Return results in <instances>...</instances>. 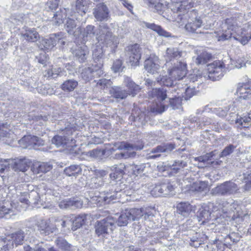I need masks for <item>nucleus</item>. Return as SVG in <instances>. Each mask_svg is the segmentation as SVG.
<instances>
[{
    "label": "nucleus",
    "instance_id": "nucleus-1",
    "mask_svg": "<svg viewBox=\"0 0 251 251\" xmlns=\"http://www.w3.org/2000/svg\"><path fill=\"white\" fill-rule=\"evenodd\" d=\"M245 64L243 62L235 63L231 59L227 60H216L208 65V77L212 81L220 79L224 75L226 69H231L234 67L241 68Z\"/></svg>",
    "mask_w": 251,
    "mask_h": 251
},
{
    "label": "nucleus",
    "instance_id": "nucleus-2",
    "mask_svg": "<svg viewBox=\"0 0 251 251\" xmlns=\"http://www.w3.org/2000/svg\"><path fill=\"white\" fill-rule=\"evenodd\" d=\"M226 25V29L225 32L219 37V41H224L233 38L244 45L248 43L250 37L241 35L242 33V28L237 25L236 20L233 18L227 19Z\"/></svg>",
    "mask_w": 251,
    "mask_h": 251
},
{
    "label": "nucleus",
    "instance_id": "nucleus-3",
    "mask_svg": "<svg viewBox=\"0 0 251 251\" xmlns=\"http://www.w3.org/2000/svg\"><path fill=\"white\" fill-rule=\"evenodd\" d=\"M96 35L98 40L109 47L112 51L115 50L119 43L118 37L113 34L106 24L100 25L99 33Z\"/></svg>",
    "mask_w": 251,
    "mask_h": 251
},
{
    "label": "nucleus",
    "instance_id": "nucleus-4",
    "mask_svg": "<svg viewBox=\"0 0 251 251\" xmlns=\"http://www.w3.org/2000/svg\"><path fill=\"white\" fill-rule=\"evenodd\" d=\"M185 0H172L169 7L173 12V17L178 23L183 24L192 11L189 12L185 4Z\"/></svg>",
    "mask_w": 251,
    "mask_h": 251
},
{
    "label": "nucleus",
    "instance_id": "nucleus-5",
    "mask_svg": "<svg viewBox=\"0 0 251 251\" xmlns=\"http://www.w3.org/2000/svg\"><path fill=\"white\" fill-rule=\"evenodd\" d=\"M28 195V193L27 192L22 193L18 199L19 202H12L11 203L12 208H6L5 206L0 207V218L5 217L6 219L9 218L10 217L8 216V214L10 213H14L13 209L18 211L25 210L29 205Z\"/></svg>",
    "mask_w": 251,
    "mask_h": 251
},
{
    "label": "nucleus",
    "instance_id": "nucleus-6",
    "mask_svg": "<svg viewBox=\"0 0 251 251\" xmlns=\"http://www.w3.org/2000/svg\"><path fill=\"white\" fill-rule=\"evenodd\" d=\"M239 188L234 182L225 181L211 189L210 194L212 196L226 197L239 192Z\"/></svg>",
    "mask_w": 251,
    "mask_h": 251
},
{
    "label": "nucleus",
    "instance_id": "nucleus-7",
    "mask_svg": "<svg viewBox=\"0 0 251 251\" xmlns=\"http://www.w3.org/2000/svg\"><path fill=\"white\" fill-rule=\"evenodd\" d=\"M95 233L98 236H104L112 231L116 227L115 219L112 216H108L105 218L98 221L95 224Z\"/></svg>",
    "mask_w": 251,
    "mask_h": 251
},
{
    "label": "nucleus",
    "instance_id": "nucleus-8",
    "mask_svg": "<svg viewBox=\"0 0 251 251\" xmlns=\"http://www.w3.org/2000/svg\"><path fill=\"white\" fill-rule=\"evenodd\" d=\"M126 62L131 66L139 65L141 56V48L137 44L129 45L125 49Z\"/></svg>",
    "mask_w": 251,
    "mask_h": 251
},
{
    "label": "nucleus",
    "instance_id": "nucleus-9",
    "mask_svg": "<svg viewBox=\"0 0 251 251\" xmlns=\"http://www.w3.org/2000/svg\"><path fill=\"white\" fill-rule=\"evenodd\" d=\"M101 62L92 65L91 67H86L82 70L80 76L86 81H89L93 78L100 77L103 74Z\"/></svg>",
    "mask_w": 251,
    "mask_h": 251
},
{
    "label": "nucleus",
    "instance_id": "nucleus-10",
    "mask_svg": "<svg viewBox=\"0 0 251 251\" xmlns=\"http://www.w3.org/2000/svg\"><path fill=\"white\" fill-rule=\"evenodd\" d=\"M154 197L173 196L175 194V188L169 181L156 185L151 191Z\"/></svg>",
    "mask_w": 251,
    "mask_h": 251
},
{
    "label": "nucleus",
    "instance_id": "nucleus-11",
    "mask_svg": "<svg viewBox=\"0 0 251 251\" xmlns=\"http://www.w3.org/2000/svg\"><path fill=\"white\" fill-rule=\"evenodd\" d=\"M186 66L184 62H178L168 69V74L175 80L181 79L187 74Z\"/></svg>",
    "mask_w": 251,
    "mask_h": 251
},
{
    "label": "nucleus",
    "instance_id": "nucleus-12",
    "mask_svg": "<svg viewBox=\"0 0 251 251\" xmlns=\"http://www.w3.org/2000/svg\"><path fill=\"white\" fill-rule=\"evenodd\" d=\"M175 148V144L172 143L157 146L156 148L151 150V152L149 154V158L155 159L159 157L161 153H164L165 155H167L170 153Z\"/></svg>",
    "mask_w": 251,
    "mask_h": 251
},
{
    "label": "nucleus",
    "instance_id": "nucleus-13",
    "mask_svg": "<svg viewBox=\"0 0 251 251\" xmlns=\"http://www.w3.org/2000/svg\"><path fill=\"white\" fill-rule=\"evenodd\" d=\"M63 36L64 34L62 32L51 34L50 37L42 40L41 45L45 50L52 49L57 43L64 45L65 41L63 40Z\"/></svg>",
    "mask_w": 251,
    "mask_h": 251
},
{
    "label": "nucleus",
    "instance_id": "nucleus-14",
    "mask_svg": "<svg viewBox=\"0 0 251 251\" xmlns=\"http://www.w3.org/2000/svg\"><path fill=\"white\" fill-rule=\"evenodd\" d=\"M121 191H112L109 190V191H107L105 194V196L103 197H95L93 198V201H96L97 202V203L100 205L102 204V202H104V204H109L110 202H114V201L119 199L121 197Z\"/></svg>",
    "mask_w": 251,
    "mask_h": 251
},
{
    "label": "nucleus",
    "instance_id": "nucleus-15",
    "mask_svg": "<svg viewBox=\"0 0 251 251\" xmlns=\"http://www.w3.org/2000/svg\"><path fill=\"white\" fill-rule=\"evenodd\" d=\"M169 99V104L161 103L159 105L157 104L156 107L153 108V111L158 113H161L170 106L172 109H178L181 105V98L179 97L168 98Z\"/></svg>",
    "mask_w": 251,
    "mask_h": 251
},
{
    "label": "nucleus",
    "instance_id": "nucleus-16",
    "mask_svg": "<svg viewBox=\"0 0 251 251\" xmlns=\"http://www.w3.org/2000/svg\"><path fill=\"white\" fill-rule=\"evenodd\" d=\"M93 14L97 21H107L109 17V11L104 3H99L94 9Z\"/></svg>",
    "mask_w": 251,
    "mask_h": 251
},
{
    "label": "nucleus",
    "instance_id": "nucleus-17",
    "mask_svg": "<svg viewBox=\"0 0 251 251\" xmlns=\"http://www.w3.org/2000/svg\"><path fill=\"white\" fill-rule=\"evenodd\" d=\"M20 144L25 143L26 144L25 147H32L35 150L38 149V147L44 146L45 141L41 138L35 136H24L20 141Z\"/></svg>",
    "mask_w": 251,
    "mask_h": 251
},
{
    "label": "nucleus",
    "instance_id": "nucleus-18",
    "mask_svg": "<svg viewBox=\"0 0 251 251\" xmlns=\"http://www.w3.org/2000/svg\"><path fill=\"white\" fill-rule=\"evenodd\" d=\"M123 84L127 88L128 96L135 97L141 90L140 86L136 84L132 79L126 75L124 76Z\"/></svg>",
    "mask_w": 251,
    "mask_h": 251
},
{
    "label": "nucleus",
    "instance_id": "nucleus-19",
    "mask_svg": "<svg viewBox=\"0 0 251 251\" xmlns=\"http://www.w3.org/2000/svg\"><path fill=\"white\" fill-rule=\"evenodd\" d=\"M144 67L146 70L152 74L158 73L160 69L159 61L158 57L150 56L144 62Z\"/></svg>",
    "mask_w": 251,
    "mask_h": 251
},
{
    "label": "nucleus",
    "instance_id": "nucleus-20",
    "mask_svg": "<svg viewBox=\"0 0 251 251\" xmlns=\"http://www.w3.org/2000/svg\"><path fill=\"white\" fill-rule=\"evenodd\" d=\"M192 14L193 12H192V14H190L187 18L189 17L190 15ZM187 21L188 23L186 24L185 26V28L187 31L192 33H201V31L199 30V28L201 27L202 24V22L201 20L196 19L195 21H193L192 19L188 21V18H187V20L183 24H182V23L179 24L180 25H182L185 24Z\"/></svg>",
    "mask_w": 251,
    "mask_h": 251
},
{
    "label": "nucleus",
    "instance_id": "nucleus-21",
    "mask_svg": "<svg viewBox=\"0 0 251 251\" xmlns=\"http://www.w3.org/2000/svg\"><path fill=\"white\" fill-rule=\"evenodd\" d=\"M31 165V162L26 158L17 159L13 161L12 168L15 171L25 172Z\"/></svg>",
    "mask_w": 251,
    "mask_h": 251
},
{
    "label": "nucleus",
    "instance_id": "nucleus-22",
    "mask_svg": "<svg viewBox=\"0 0 251 251\" xmlns=\"http://www.w3.org/2000/svg\"><path fill=\"white\" fill-rule=\"evenodd\" d=\"M24 238V232L22 230H19L7 236L6 240H8L10 243H11V246L13 247L14 244L16 246L23 244Z\"/></svg>",
    "mask_w": 251,
    "mask_h": 251
},
{
    "label": "nucleus",
    "instance_id": "nucleus-23",
    "mask_svg": "<svg viewBox=\"0 0 251 251\" xmlns=\"http://www.w3.org/2000/svg\"><path fill=\"white\" fill-rule=\"evenodd\" d=\"M195 207L188 202H181L176 205L178 213L184 217H188L195 210Z\"/></svg>",
    "mask_w": 251,
    "mask_h": 251
},
{
    "label": "nucleus",
    "instance_id": "nucleus-24",
    "mask_svg": "<svg viewBox=\"0 0 251 251\" xmlns=\"http://www.w3.org/2000/svg\"><path fill=\"white\" fill-rule=\"evenodd\" d=\"M236 93L240 99H251V88L249 84L239 83Z\"/></svg>",
    "mask_w": 251,
    "mask_h": 251
},
{
    "label": "nucleus",
    "instance_id": "nucleus-25",
    "mask_svg": "<svg viewBox=\"0 0 251 251\" xmlns=\"http://www.w3.org/2000/svg\"><path fill=\"white\" fill-rule=\"evenodd\" d=\"M36 225L38 227V230L40 231L41 234L48 235L53 232L54 228L51 227L49 225L47 221L44 219H39L37 221Z\"/></svg>",
    "mask_w": 251,
    "mask_h": 251
},
{
    "label": "nucleus",
    "instance_id": "nucleus-26",
    "mask_svg": "<svg viewBox=\"0 0 251 251\" xmlns=\"http://www.w3.org/2000/svg\"><path fill=\"white\" fill-rule=\"evenodd\" d=\"M149 96L153 98L156 99L160 101V104L163 103L162 102L166 98H168L167 89L165 88L153 89L149 93Z\"/></svg>",
    "mask_w": 251,
    "mask_h": 251
},
{
    "label": "nucleus",
    "instance_id": "nucleus-27",
    "mask_svg": "<svg viewBox=\"0 0 251 251\" xmlns=\"http://www.w3.org/2000/svg\"><path fill=\"white\" fill-rule=\"evenodd\" d=\"M109 93L112 98L117 100L126 99L128 96L126 90L119 86L112 87Z\"/></svg>",
    "mask_w": 251,
    "mask_h": 251
},
{
    "label": "nucleus",
    "instance_id": "nucleus-28",
    "mask_svg": "<svg viewBox=\"0 0 251 251\" xmlns=\"http://www.w3.org/2000/svg\"><path fill=\"white\" fill-rule=\"evenodd\" d=\"M23 38L28 42H35L39 37L38 33L35 28H30L26 27L25 31L21 33Z\"/></svg>",
    "mask_w": 251,
    "mask_h": 251
},
{
    "label": "nucleus",
    "instance_id": "nucleus-29",
    "mask_svg": "<svg viewBox=\"0 0 251 251\" xmlns=\"http://www.w3.org/2000/svg\"><path fill=\"white\" fill-rule=\"evenodd\" d=\"M106 172L101 170L96 173V176L91 178V185L92 188H98L103 185L104 177L106 176Z\"/></svg>",
    "mask_w": 251,
    "mask_h": 251
},
{
    "label": "nucleus",
    "instance_id": "nucleus-30",
    "mask_svg": "<svg viewBox=\"0 0 251 251\" xmlns=\"http://www.w3.org/2000/svg\"><path fill=\"white\" fill-rule=\"evenodd\" d=\"M67 10L66 8H60L59 11L52 14V22L55 25H59L64 23L67 17Z\"/></svg>",
    "mask_w": 251,
    "mask_h": 251
},
{
    "label": "nucleus",
    "instance_id": "nucleus-31",
    "mask_svg": "<svg viewBox=\"0 0 251 251\" xmlns=\"http://www.w3.org/2000/svg\"><path fill=\"white\" fill-rule=\"evenodd\" d=\"M184 52L177 48L171 47L167 49L165 56L166 60L171 61L173 59H178L182 57Z\"/></svg>",
    "mask_w": 251,
    "mask_h": 251
},
{
    "label": "nucleus",
    "instance_id": "nucleus-32",
    "mask_svg": "<svg viewBox=\"0 0 251 251\" xmlns=\"http://www.w3.org/2000/svg\"><path fill=\"white\" fill-rule=\"evenodd\" d=\"M208 185L207 181H196L192 184V190L200 194H206L209 191Z\"/></svg>",
    "mask_w": 251,
    "mask_h": 251
},
{
    "label": "nucleus",
    "instance_id": "nucleus-33",
    "mask_svg": "<svg viewBox=\"0 0 251 251\" xmlns=\"http://www.w3.org/2000/svg\"><path fill=\"white\" fill-rule=\"evenodd\" d=\"M211 213L207 206L201 207L197 212V218L199 222L201 221L202 224L207 223L210 219Z\"/></svg>",
    "mask_w": 251,
    "mask_h": 251
},
{
    "label": "nucleus",
    "instance_id": "nucleus-34",
    "mask_svg": "<svg viewBox=\"0 0 251 251\" xmlns=\"http://www.w3.org/2000/svg\"><path fill=\"white\" fill-rule=\"evenodd\" d=\"M147 6L151 11L157 12L160 15L163 14V12L166 8V5L157 1L156 0H152L151 2H149V4Z\"/></svg>",
    "mask_w": 251,
    "mask_h": 251
},
{
    "label": "nucleus",
    "instance_id": "nucleus-35",
    "mask_svg": "<svg viewBox=\"0 0 251 251\" xmlns=\"http://www.w3.org/2000/svg\"><path fill=\"white\" fill-rule=\"evenodd\" d=\"M143 147L144 145L142 144V143H139V144L137 145L136 144H130L127 142H122L117 147V149L119 150H125L128 151H138L143 149Z\"/></svg>",
    "mask_w": 251,
    "mask_h": 251
},
{
    "label": "nucleus",
    "instance_id": "nucleus-36",
    "mask_svg": "<svg viewBox=\"0 0 251 251\" xmlns=\"http://www.w3.org/2000/svg\"><path fill=\"white\" fill-rule=\"evenodd\" d=\"M73 53L80 62H83L87 58L88 50L86 47L83 46L78 47L73 51Z\"/></svg>",
    "mask_w": 251,
    "mask_h": 251
},
{
    "label": "nucleus",
    "instance_id": "nucleus-37",
    "mask_svg": "<svg viewBox=\"0 0 251 251\" xmlns=\"http://www.w3.org/2000/svg\"><path fill=\"white\" fill-rule=\"evenodd\" d=\"M70 140H72L70 137L67 136L57 135L52 138L51 143L57 147H63L65 145H67Z\"/></svg>",
    "mask_w": 251,
    "mask_h": 251
},
{
    "label": "nucleus",
    "instance_id": "nucleus-38",
    "mask_svg": "<svg viewBox=\"0 0 251 251\" xmlns=\"http://www.w3.org/2000/svg\"><path fill=\"white\" fill-rule=\"evenodd\" d=\"M156 81L160 85L166 87L167 88L169 87L172 86L176 81L173 79L171 76L168 75H160L156 79Z\"/></svg>",
    "mask_w": 251,
    "mask_h": 251
},
{
    "label": "nucleus",
    "instance_id": "nucleus-39",
    "mask_svg": "<svg viewBox=\"0 0 251 251\" xmlns=\"http://www.w3.org/2000/svg\"><path fill=\"white\" fill-rule=\"evenodd\" d=\"M77 85L78 82L76 80L70 79L65 81L61 85V88L65 92H70L74 91Z\"/></svg>",
    "mask_w": 251,
    "mask_h": 251
},
{
    "label": "nucleus",
    "instance_id": "nucleus-40",
    "mask_svg": "<svg viewBox=\"0 0 251 251\" xmlns=\"http://www.w3.org/2000/svg\"><path fill=\"white\" fill-rule=\"evenodd\" d=\"M125 169V166L123 164L115 165L112 166L111 170L114 171V172L110 175V177L114 179H118L121 177L124 174Z\"/></svg>",
    "mask_w": 251,
    "mask_h": 251
},
{
    "label": "nucleus",
    "instance_id": "nucleus-41",
    "mask_svg": "<svg viewBox=\"0 0 251 251\" xmlns=\"http://www.w3.org/2000/svg\"><path fill=\"white\" fill-rule=\"evenodd\" d=\"M187 165V162L182 160L175 161L172 164H168L166 167L170 168L173 173H177Z\"/></svg>",
    "mask_w": 251,
    "mask_h": 251
},
{
    "label": "nucleus",
    "instance_id": "nucleus-42",
    "mask_svg": "<svg viewBox=\"0 0 251 251\" xmlns=\"http://www.w3.org/2000/svg\"><path fill=\"white\" fill-rule=\"evenodd\" d=\"M145 25L147 27L156 31L160 36L167 37L171 35L169 32L164 30L160 26L153 23H146Z\"/></svg>",
    "mask_w": 251,
    "mask_h": 251
},
{
    "label": "nucleus",
    "instance_id": "nucleus-43",
    "mask_svg": "<svg viewBox=\"0 0 251 251\" xmlns=\"http://www.w3.org/2000/svg\"><path fill=\"white\" fill-rule=\"evenodd\" d=\"M82 169L79 165H72L65 169L64 173L68 176H75L81 173Z\"/></svg>",
    "mask_w": 251,
    "mask_h": 251
},
{
    "label": "nucleus",
    "instance_id": "nucleus-44",
    "mask_svg": "<svg viewBox=\"0 0 251 251\" xmlns=\"http://www.w3.org/2000/svg\"><path fill=\"white\" fill-rule=\"evenodd\" d=\"M126 211L131 221L138 220L143 216V209L131 208Z\"/></svg>",
    "mask_w": 251,
    "mask_h": 251
},
{
    "label": "nucleus",
    "instance_id": "nucleus-45",
    "mask_svg": "<svg viewBox=\"0 0 251 251\" xmlns=\"http://www.w3.org/2000/svg\"><path fill=\"white\" fill-rule=\"evenodd\" d=\"M87 0H76L75 8L77 12L81 15L85 14L88 10Z\"/></svg>",
    "mask_w": 251,
    "mask_h": 251
},
{
    "label": "nucleus",
    "instance_id": "nucleus-46",
    "mask_svg": "<svg viewBox=\"0 0 251 251\" xmlns=\"http://www.w3.org/2000/svg\"><path fill=\"white\" fill-rule=\"evenodd\" d=\"M128 221L131 220L128 213L126 210L121 214L117 220L115 219V224H117L119 226H125L128 224Z\"/></svg>",
    "mask_w": 251,
    "mask_h": 251
},
{
    "label": "nucleus",
    "instance_id": "nucleus-47",
    "mask_svg": "<svg viewBox=\"0 0 251 251\" xmlns=\"http://www.w3.org/2000/svg\"><path fill=\"white\" fill-rule=\"evenodd\" d=\"M193 82L190 83L189 86L185 89V99L188 100L190 99L199 91L198 87L196 88Z\"/></svg>",
    "mask_w": 251,
    "mask_h": 251
},
{
    "label": "nucleus",
    "instance_id": "nucleus-48",
    "mask_svg": "<svg viewBox=\"0 0 251 251\" xmlns=\"http://www.w3.org/2000/svg\"><path fill=\"white\" fill-rule=\"evenodd\" d=\"M55 242L57 246L63 251H71V245L64 239L59 237Z\"/></svg>",
    "mask_w": 251,
    "mask_h": 251
},
{
    "label": "nucleus",
    "instance_id": "nucleus-49",
    "mask_svg": "<svg viewBox=\"0 0 251 251\" xmlns=\"http://www.w3.org/2000/svg\"><path fill=\"white\" fill-rule=\"evenodd\" d=\"M179 84L176 85L175 83L172 86L168 87L167 89L168 98L172 97H178V94L181 92V90L178 86Z\"/></svg>",
    "mask_w": 251,
    "mask_h": 251
},
{
    "label": "nucleus",
    "instance_id": "nucleus-50",
    "mask_svg": "<svg viewBox=\"0 0 251 251\" xmlns=\"http://www.w3.org/2000/svg\"><path fill=\"white\" fill-rule=\"evenodd\" d=\"M146 170L147 167L145 164L134 165L132 167V173L136 176L145 175L147 172Z\"/></svg>",
    "mask_w": 251,
    "mask_h": 251
},
{
    "label": "nucleus",
    "instance_id": "nucleus-51",
    "mask_svg": "<svg viewBox=\"0 0 251 251\" xmlns=\"http://www.w3.org/2000/svg\"><path fill=\"white\" fill-rule=\"evenodd\" d=\"M76 26V23L73 19L68 18L65 24L64 27L69 34H73Z\"/></svg>",
    "mask_w": 251,
    "mask_h": 251
},
{
    "label": "nucleus",
    "instance_id": "nucleus-52",
    "mask_svg": "<svg viewBox=\"0 0 251 251\" xmlns=\"http://www.w3.org/2000/svg\"><path fill=\"white\" fill-rule=\"evenodd\" d=\"M28 198L29 204L30 203L33 204L35 205L40 203L42 204L41 202V198L39 194L35 191H32L28 193Z\"/></svg>",
    "mask_w": 251,
    "mask_h": 251
},
{
    "label": "nucleus",
    "instance_id": "nucleus-53",
    "mask_svg": "<svg viewBox=\"0 0 251 251\" xmlns=\"http://www.w3.org/2000/svg\"><path fill=\"white\" fill-rule=\"evenodd\" d=\"M211 58V55L206 52H202L198 56L196 59L197 65H203L206 63Z\"/></svg>",
    "mask_w": 251,
    "mask_h": 251
},
{
    "label": "nucleus",
    "instance_id": "nucleus-54",
    "mask_svg": "<svg viewBox=\"0 0 251 251\" xmlns=\"http://www.w3.org/2000/svg\"><path fill=\"white\" fill-rule=\"evenodd\" d=\"M62 73V69L59 67L52 68L46 71L45 75L50 78H55Z\"/></svg>",
    "mask_w": 251,
    "mask_h": 251
},
{
    "label": "nucleus",
    "instance_id": "nucleus-55",
    "mask_svg": "<svg viewBox=\"0 0 251 251\" xmlns=\"http://www.w3.org/2000/svg\"><path fill=\"white\" fill-rule=\"evenodd\" d=\"M59 5V2L58 0H52L48 1L45 6V9L47 11L52 12L53 13H54V11L56 10Z\"/></svg>",
    "mask_w": 251,
    "mask_h": 251
},
{
    "label": "nucleus",
    "instance_id": "nucleus-56",
    "mask_svg": "<svg viewBox=\"0 0 251 251\" xmlns=\"http://www.w3.org/2000/svg\"><path fill=\"white\" fill-rule=\"evenodd\" d=\"M93 56L95 63H97V61L100 62H101L103 65V61L101 60L103 57V50L102 48L98 47L96 48L93 50Z\"/></svg>",
    "mask_w": 251,
    "mask_h": 251
},
{
    "label": "nucleus",
    "instance_id": "nucleus-57",
    "mask_svg": "<svg viewBox=\"0 0 251 251\" xmlns=\"http://www.w3.org/2000/svg\"><path fill=\"white\" fill-rule=\"evenodd\" d=\"M84 223V218L82 216H78L75 218V220H74L72 222V229L74 231L76 230L77 228H79L83 225Z\"/></svg>",
    "mask_w": 251,
    "mask_h": 251
},
{
    "label": "nucleus",
    "instance_id": "nucleus-58",
    "mask_svg": "<svg viewBox=\"0 0 251 251\" xmlns=\"http://www.w3.org/2000/svg\"><path fill=\"white\" fill-rule=\"evenodd\" d=\"M136 154L135 151H126V152H121L116 153L113 157V158L116 159H120L122 158H128L129 157H133Z\"/></svg>",
    "mask_w": 251,
    "mask_h": 251
},
{
    "label": "nucleus",
    "instance_id": "nucleus-59",
    "mask_svg": "<svg viewBox=\"0 0 251 251\" xmlns=\"http://www.w3.org/2000/svg\"><path fill=\"white\" fill-rule=\"evenodd\" d=\"M236 123L241 125L243 128H248L249 126H251V118L249 117H244L237 118Z\"/></svg>",
    "mask_w": 251,
    "mask_h": 251
},
{
    "label": "nucleus",
    "instance_id": "nucleus-60",
    "mask_svg": "<svg viewBox=\"0 0 251 251\" xmlns=\"http://www.w3.org/2000/svg\"><path fill=\"white\" fill-rule=\"evenodd\" d=\"M95 27L92 25H88L84 30V37L92 38L96 35Z\"/></svg>",
    "mask_w": 251,
    "mask_h": 251
},
{
    "label": "nucleus",
    "instance_id": "nucleus-61",
    "mask_svg": "<svg viewBox=\"0 0 251 251\" xmlns=\"http://www.w3.org/2000/svg\"><path fill=\"white\" fill-rule=\"evenodd\" d=\"M156 213L154 210H146L143 211V218L147 222H153L154 220L155 214Z\"/></svg>",
    "mask_w": 251,
    "mask_h": 251
},
{
    "label": "nucleus",
    "instance_id": "nucleus-62",
    "mask_svg": "<svg viewBox=\"0 0 251 251\" xmlns=\"http://www.w3.org/2000/svg\"><path fill=\"white\" fill-rule=\"evenodd\" d=\"M229 109V106L214 108L213 109V112L220 117H224L226 115Z\"/></svg>",
    "mask_w": 251,
    "mask_h": 251
},
{
    "label": "nucleus",
    "instance_id": "nucleus-63",
    "mask_svg": "<svg viewBox=\"0 0 251 251\" xmlns=\"http://www.w3.org/2000/svg\"><path fill=\"white\" fill-rule=\"evenodd\" d=\"M213 152L207 153L204 155L200 156L197 157L195 158V160L199 161L200 163H205L208 160H211V157L213 156Z\"/></svg>",
    "mask_w": 251,
    "mask_h": 251
},
{
    "label": "nucleus",
    "instance_id": "nucleus-64",
    "mask_svg": "<svg viewBox=\"0 0 251 251\" xmlns=\"http://www.w3.org/2000/svg\"><path fill=\"white\" fill-rule=\"evenodd\" d=\"M235 147L232 144H230L227 147H226L221 152L220 154V157H223L229 155L230 154L234 151Z\"/></svg>",
    "mask_w": 251,
    "mask_h": 251
}]
</instances>
